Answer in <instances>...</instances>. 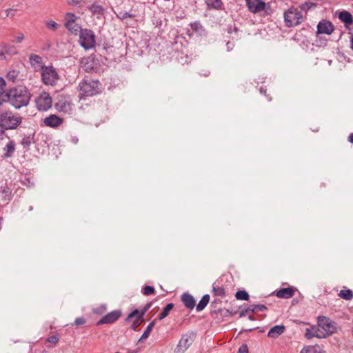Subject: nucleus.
<instances>
[{
    "instance_id": "f257e3e1",
    "label": "nucleus",
    "mask_w": 353,
    "mask_h": 353,
    "mask_svg": "<svg viewBox=\"0 0 353 353\" xmlns=\"http://www.w3.org/2000/svg\"><path fill=\"white\" fill-rule=\"evenodd\" d=\"M7 100L3 97L0 98V104L3 101H8L12 106L19 109L28 104L30 99V94L28 89L23 86H18L10 90L6 94Z\"/></svg>"
},
{
    "instance_id": "f03ea898",
    "label": "nucleus",
    "mask_w": 353,
    "mask_h": 353,
    "mask_svg": "<svg viewBox=\"0 0 353 353\" xmlns=\"http://www.w3.org/2000/svg\"><path fill=\"white\" fill-rule=\"evenodd\" d=\"M21 123V118L11 112H5L0 114V124L6 130L17 128Z\"/></svg>"
},
{
    "instance_id": "7ed1b4c3",
    "label": "nucleus",
    "mask_w": 353,
    "mask_h": 353,
    "mask_svg": "<svg viewBox=\"0 0 353 353\" xmlns=\"http://www.w3.org/2000/svg\"><path fill=\"white\" fill-rule=\"evenodd\" d=\"M99 81H83L79 84V97L81 99L86 97H91L98 93Z\"/></svg>"
},
{
    "instance_id": "20e7f679",
    "label": "nucleus",
    "mask_w": 353,
    "mask_h": 353,
    "mask_svg": "<svg viewBox=\"0 0 353 353\" xmlns=\"http://www.w3.org/2000/svg\"><path fill=\"white\" fill-rule=\"evenodd\" d=\"M41 77L44 84L54 85L59 79V74L52 66H43L41 68Z\"/></svg>"
},
{
    "instance_id": "39448f33",
    "label": "nucleus",
    "mask_w": 353,
    "mask_h": 353,
    "mask_svg": "<svg viewBox=\"0 0 353 353\" xmlns=\"http://www.w3.org/2000/svg\"><path fill=\"white\" fill-rule=\"evenodd\" d=\"M302 14L297 9L291 8L284 14L285 25L288 27H294L301 23Z\"/></svg>"
},
{
    "instance_id": "423d86ee",
    "label": "nucleus",
    "mask_w": 353,
    "mask_h": 353,
    "mask_svg": "<svg viewBox=\"0 0 353 353\" xmlns=\"http://www.w3.org/2000/svg\"><path fill=\"white\" fill-rule=\"evenodd\" d=\"M79 41L81 46L85 50H89L95 46V36L94 32L88 29L80 30Z\"/></svg>"
},
{
    "instance_id": "0eeeda50",
    "label": "nucleus",
    "mask_w": 353,
    "mask_h": 353,
    "mask_svg": "<svg viewBox=\"0 0 353 353\" xmlns=\"http://www.w3.org/2000/svg\"><path fill=\"white\" fill-rule=\"evenodd\" d=\"M194 338L195 334L192 332L183 334L174 350V353H184L192 345Z\"/></svg>"
},
{
    "instance_id": "6e6552de",
    "label": "nucleus",
    "mask_w": 353,
    "mask_h": 353,
    "mask_svg": "<svg viewBox=\"0 0 353 353\" xmlns=\"http://www.w3.org/2000/svg\"><path fill=\"white\" fill-rule=\"evenodd\" d=\"M318 326L325 332L322 335L323 338L334 333L336 330V323L325 316L318 317Z\"/></svg>"
},
{
    "instance_id": "1a4fd4ad",
    "label": "nucleus",
    "mask_w": 353,
    "mask_h": 353,
    "mask_svg": "<svg viewBox=\"0 0 353 353\" xmlns=\"http://www.w3.org/2000/svg\"><path fill=\"white\" fill-rule=\"evenodd\" d=\"M37 108L39 110L46 111L52 106V98L47 92H42L35 99Z\"/></svg>"
},
{
    "instance_id": "9d476101",
    "label": "nucleus",
    "mask_w": 353,
    "mask_h": 353,
    "mask_svg": "<svg viewBox=\"0 0 353 353\" xmlns=\"http://www.w3.org/2000/svg\"><path fill=\"white\" fill-rule=\"evenodd\" d=\"M150 305L145 307L143 310L139 311L138 310H134L133 312H132L127 317L126 321H129L132 318H135V319L133 321L131 327L136 330V329L141 325V319L145 314L147 310L149 308Z\"/></svg>"
},
{
    "instance_id": "9b49d317",
    "label": "nucleus",
    "mask_w": 353,
    "mask_h": 353,
    "mask_svg": "<svg viewBox=\"0 0 353 353\" xmlns=\"http://www.w3.org/2000/svg\"><path fill=\"white\" fill-rule=\"evenodd\" d=\"M248 10L252 13H258L265 10L266 3L263 0H245Z\"/></svg>"
},
{
    "instance_id": "f8f14e48",
    "label": "nucleus",
    "mask_w": 353,
    "mask_h": 353,
    "mask_svg": "<svg viewBox=\"0 0 353 353\" xmlns=\"http://www.w3.org/2000/svg\"><path fill=\"white\" fill-rule=\"evenodd\" d=\"M121 315V312L120 310H114L112 311L108 314H107L105 316L102 317L100 321L98 322V325L99 324H110L114 323L117 321L119 317Z\"/></svg>"
},
{
    "instance_id": "ddd939ff",
    "label": "nucleus",
    "mask_w": 353,
    "mask_h": 353,
    "mask_svg": "<svg viewBox=\"0 0 353 353\" xmlns=\"http://www.w3.org/2000/svg\"><path fill=\"white\" fill-rule=\"evenodd\" d=\"M334 30L333 24L327 20L321 21L317 25V34H330Z\"/></svg>"
},
{
    "instance_id": "4468645a",
    "label": "nucleus",
    "mask_w": 353,
    "mask_h": 353,
    "mask_svg": "<svg viewBox=\"0 0 353 353\" xmlns=\"http://www.w3.org/2000/svg\"><path fill=\"white\" fill-rule=\"evenodd\" d=\"M43 123L46 126L57 128L62 124L63 119L56 114H50L49 117L45 118Z\"/></svg>"
},
{
    "instance_id": "2eb2a0df",
    "label": "nucleus",
    "mask_w": 353,
    "mask_h": 353,
    "mask_svg": "<svg viewBox=\"0 0 353 353\" xmlns=\"http://www.w3.org/2000/svg\"><path fill=\"white\" fill-rule=\"evenodd\" d=\"M267 309V307L263 304L252 305L247 307L245 310H241L239 313L240 317L245 316L248 313L263 312Z\"/></svg>"
},
{
    "instance_id": "dca6fc26",
    "label": "nucleus",
    "mask_w": 353,
    "mask_h": 353,
    "mask_svg": "<svg viewBox=\"0 0 353 353\" xmlns=\"http://www.w3.org/2000/svg\"><path fill=\"white\" fill-rule=\"evenodd\" d=\"M285 331V327L283 325H276L270 328L268 336L271 339H277Z\"/></svg>"
},
{
    "instance_id": "f3484780",
    "label": "nucleus",
    "mask_w": 353,
    "mask_h": 353,
    "mask_svg": "<svg viewBox=\"0 0 353 353\" xmlns=\"http://www.w3.org/2000/svg\"><path fill=\"white\" fill-rule=\"evenodd\" d=\"M3 154L2 158L7 159L13 156L15 152V143L14 141H8L5 147L3 148Z\"/></svg>"
},
{
    "instance_id": "a211bd4d",
    "label": "nucleus",
    "mask_w": 353,
    "mask_h": 353,
    "mask_svg": "<svg viewBox=\"0 0 353 353\" xmlns=\"http://www.w3.org/2000/svg\"><path fill=\"white\" fill-rule=\"evenodd\" d=\"M181 301L184 305L190 310H192L195 307V300L189 293H184L181 296Z\"/></svg>"
},
{
    "instance_id": "6ab92c4d",
    "label": "nucleus",
    "mask_w": 353,
    "mask_h": 353,
    "mask_svg": "<svg viewBox=\"0 0 353 353\" xmlns=\"http://www.w3.org/2000/svg\"><path fill=\"white\" fill-rule=\"evenodd\" d=\"M294 294V290L293 288H282L276 292V296L279 298L289 299L293 296Z\"/></svg>"
},
{
    "instance_id": "aec40b11",
    "label": "nucleus",
    "mask_w": 353,
    "mask_h": 353,
    "mask_svg": "<svg viewBox=\"0 0 353 353\" xmlns=\"http://www.w3.org/2000/svg\"><path fill=\"white\" fill-rule=\"evenodd\" d=\"M18 53L17 50L14 46L12 45H5L2 47V49L0 52V57H3L5 58L4 54H7L9 55H14Z\"/></svg>"
},
{
    "instance_id": "412c9836",
    "label": "nucleus",
    "mask_w": 353,
    "mask_h": 353,
    "mask_svg": "<svg viewBox=\"0 0 353 353\" xmlns=\"http://www.w3.org/2000/svg\"><path fill=\"white\" fill-rule=\"evenodd\" d=\"M81 64L83 68L87 72L92 70L94 66L93 58L91 57L82 59Z\"/></svg>"
},
{
    "instance_id": "4be33fe9",
    "label": "nucleus",
    "mask_w": 353,
    "mask_h": 353,
    "mask_svg": "<svg viewBox=\"0 0 353 353\" xmlns=\"http://www.w3.org/2000/svg\"><path fill=\"white\" fill-rule=\"evenodd\" d=\"M300 353H325L319 345H310L302 349Z\"/></svg>"
},
{
    "instance_id": "5701e85b",
    "label": "nucleus",
    "mask_w": 353,
    "mask_h": 353,
    "mask_svg": "<svg viewBox=\"0 0 353 353\" xmlns=\"http://www.w3.org/2000/svg\"><path fill=\"white\" fill-rule=\"evenodd\" d=\"M210 301V295L209 294H205L199 303L197 304L196 307V310L197 312H201L207 306Z\"/></svg>"
},
{
    "instance_id": "b1692460",
    "label": "nucleus",
    "mask_w": 353,
    "mask_h": 353,
    "mask_svg": "<svg viewBox=\"0 0 353 353\" xmlns=\"http://www.w3.org/2000/svg\"><path fill=\"white\" fill-rule=\"evenodd\" d=\"M339 18L345 23H352L353 18L352 14L347 11H342L339 14Z\"/></svg>"
},
{
    "instance_id": "393cba45",
    "label": "nucleus",
    "mask_w": 353,
    "mask_h": 353,
    "mask_svg": "<svg viewBox=\"0 0 353 353\" xmlns=\"http://www.w3.org/2000/svg\"><path fill=\"white\" fill-rule=\"evenodd\" d=\"M29 61L30 65L32 67L36 68L41 65L42 63V58L39 55L32 54L29 57Z\"/></svg>"
},
{
    "instance_id": "a878e982",
    "label": "nucleus",
    "mask_w": 353,
    "mask_h": 353,
    "mask_svg": "<svg viewBox=\"0 0 353 353\" xmlns=\"http://www.w3.org/2000/svg\"><path fill=\"white\" fill-rule=\"evenodd\" d=\"M90 11L92 12V14L94 15H97V17L103 14V8L101 6L98 5L97 3H92L89 7Z\"/></svg>"
},
{
    "instance_id": "bb28decb",
    "label": "nucleus",
    "mask_w": 353,
    "mask_h": 353,
    "mask_svg": "<svg viewBox=\"0 0 353 353\" xmlns=\"http://www.w3.org/2000/svg\"><path fill=\"white\" fill-rule=\"evenodd\" d=\"M319 330L316 327H312L311 330L307 329L305 332V337L310 339L314 337L323 338L322 335L319 333Z\"/></svg>"
},
{
    "instance_id": "cd10ccee",
    "label": "nucleus",
    "mask_w": 353,
    "mask_h": 353,
    "mask_svg": "<svg viewBox=\"0 0 353 353\" xmlns=\"http://www.w3.org/2000/svg\"><path fill=\"white\" fill-rule=\"evenodd\" d=\"M155 325V321H152L146 327L145 330L143 333L142 336L139 339V341H141L148 338L152 328Z\"/></svg>"
},
{
    "instance_id": "c85d7f7f",
    "label": "nucleus",
    "mask_w": 353,
    "mask_h": 353,
    "mask_svg": "<svg viewBox=\"0 0 353 353\" xmlns=\"http://www.w3.org/2000/svg\"><path fill=\"white\" fill-rule=\"evenodd\" d=\"M174 304L170 303L166 305V306L163 308L162 312L159 315V319L163 320L165 319L170 313V312L173 309Z\"/></svg>"
},
{
    "instance_id": "c756f323",
    "label": "nucleus",
    "mask_w": 353,
    "mask_h": 353,
    "mask_svg": "<svg viewBox=\"0 0 353 353\" xmlns=\"http://www.w3.org/2000/svg\"><path fill=\"white\" fill-rule=\"evenodd\" d=\"M339 296L342 299L349 301L353 299V292L350 290H342L339 292Z\"/></svg>"
},
{
    "instance_id": "7c9ffc66",
    "label": "nucleus",
    "mask_w": 353,
    "mask_h": 353,
    "mask_svg": "<svg viewBox=\"0 0 353 353\" xmlns=\"http://www.w3.org/2000/svg\"><path fill=\"white\" fill-rule=\"evenodd\" d=\"M207 6L210 8L219 9L221 7V0H205Z\"/></svg>"
},
{
    "instance_id": "2f4dec72",
    "label": "nucleus",
    "mask_w": 353,
    "mask_h": 353,
    "mask_svg": "<svg viewBox=\"0 0 353 353\" xmlns=\"http://www.w3.org/2000/svg\"><path fill=\"white\" fill-rule=\"evenodd\" d=\"M77 19V17L74 14L68 12L65 15V26H69L70 24L75 23Z\"/></svg>"
},
{
    "instance_id": "473e14b6",
    "label": "nucleus",
    "mask_w": 353,
    "mask_h": 353,
    "mask_svg": "<svg viewBox=\"0 0 353 353\" xmlns=\"http://www.w3.org/2000/svg\"><path fill=\"white\" fill-rule=\"evenodd\" d=\"M212 292L214 295L218 296H224L225 293V289L222 286H217L215 285H213L212 286Z\"/></svg>"
},
{
    "instance_id": "72a5a7b5",
    "label": "nucleus",
    "mask_w": 353,
    "mask_h": 353,
    "mask_svg": "<svg viewBox=\"0 0 353 353\" xmlns=\"http://www.w3.org/2000/svg\"><path fill=\"white\" fill-rule=\"evenodd\" d=\"M190 27L194 32L199 34H201L204 31L201 24L197 21L192 23L190 24Z\"/></svg>"
},
{
    "instance_id": "f704fd0d",
    "label": "nucleus",
    "mask_w": 353,
    "mask_h": 353,
    "mask_svg": "<svg viewBox=\"0 0 353 353\" xmlns=\"http://www.w3.org/2000/svg\"><path fill=\"white\" fill-rule=\"evenodd\" d=\"M235 296L238 300L248 301L249 299V294L245 290H239L236 292Z\"/></svg>"
},
{
    "instance_id": "c9c22d12",
    "label": "nucleus",
    "mask_w": 353,
    "mask_h": 353,
    "mask_svg": "<svg viewBox=\"0 0 353 353\" xmlns=\"http://www.w3.org/2000/svg\"><path fill=\"white\" fill-rule=\"evenodd\" d=\"M19 76V72L13 70L7 73L6 77L9 81L16 82Z\"/></svg>"
},
{
    "instance_id": "e433bc0d",
    "label": "nucleus",
    "mask_w": 353,
    "mask_h": 353,
    "mask_svg": "<svg viewBox=\"0 0 353 353\" xmlns=\"http://www.w3.org/2000/svg\"><path fill=\"white\" fill-rule=\"evenodd\" d=\"M47 28L51 30H56L59 28V24L53 20H49L46 22Z\"/></svg>"
},
{
    "instance_id": "4c0bfd02",
    "label": "nucleus",
    "mask_w": 353,
    "mask_h": 353,
    "mask_svg": "<svg viewBox=\"0 0 353 353\" xmlns=\"http://www.w3.org/2000/svg\"><path fill=\"white\" fill-rule=\"evenodd\" d=\"M117 17L120 19H125L127 18H134V15L128 12L121 11L117 14Z\"/></svg>"
},
{
    "instance_id": "58836bf2",
    "label": "nucleus",
    "mask_w": 353,
    "mask_h": 353,
    "mask_svg": "<svg viewBox=\"0 0 353 353\" xmlns=\"http://www.w3.org/2000/svg\"><path fill=\"white\" fill-rule=\"evenodd\" d=\"M315 6L316 5L312 2H305L304 3H302L300 6V8L302 10L307 11L310 8L315 7Z\"/></svg>"
},
{
    "instance_id": "ea45409f",
    "label": "nucleus",
    "mask_w": 353,
    "mask_h": 353,
    "mask_svg": "<svg viewBox=\"0 0 353 353\" xmlns=\"http://www.w3.org/2000/svg\"><path fill=\"white\" fill-rule=\"evenodd\" d=\"M72 33L77 34L80 29V27L77 23L70 24L69 26H65Z\"/></svg>"
},
{
    "instance_id": "a19ab883",
    "label": "nucleus",
    "mask_w": 353,
    "mask_h": 353,
    "mask_svg": "<svg viewBox=\"0 0 353 353\" xmlns=\"http://www.w3.org/2000/svg\"><path fill=\"white\" fill-rule=\"evenodd\" d=\"M143 293L144 295H150L154 293V288L152 286L147 285L143 288Z\"/></svg>"
},
{
    "instance_id": "79ce46f5",
    "label": "nucleus",
    "mask_w": 353,
    "mask_h": 353,
    "mask_svg": "<svg viewBox=\"0 0 353 353\" xmlns=\"http://www.w3.org/2000/svg\"><path fill=\"white\" fill-rule=\"evenodd\" d=\"M31 144V139L30 137L23 138L21 141V145L24 148H28Z\"/></svg>"
},
{
    "instance_id": "37998d69",
    "label": "nucleus",
    "mask_w": 353,
    "mask_h": 353,
    "mask_svg": "<svg viewBox=\"0 0 353 353\" xmlns=\"http://www.w3.org/2000/svg\"><path fill=\"white\" fill-rule=\"evenodd\" d=\"M24 39V35L23 33H19L13 40V42L15 43H21Z\"/></svg>"
},
{
    "instance_id": "c03bdc74",
    "label": "nucleus",
    "mask_w": 353,
    "mask_h": 353,
    "mask_svg": "<svg viewBox=\"0 0 353 353\" xmlns=\"http://www.w3.org/2000/svg\"><path fill=\"white\" fill-rule=\"evenodd\" d=\"M47 341L49 343H56L59 341V337L56 335L50 336L47 339Z\"/></svg>"
},
{
    "instance_id": "a18cd8bd",
    "label": "nucleus",
    "mask_w": 353,
    "mask_h": 353,
    "mask_svg": "<svg viewBox=\"0 0 353 353\" xmlns=\"http://www.w3.org/2000/svg\"><path fill=\"white\" fill-rule=\"evenodd\" d=\"M85 322V319L82 317H80V318H77L74 321V324L76 325H81L83 324H84Z\"/></svg>"
},
{
    "instance_id": "49530a36",
    "label": "nucleus",
    "mask_w": 353,
    "mask_h": 353,
    "mask_svg": "<svg viewBox=\"0 0 353 353\" xmlns=\"http://www.w3.org/2000/svg\"><path fill=\"white\" fill-rule=\"evenodd\" d=\"M238 353H248V348L246 345H241L238 350Z\"/></svg>"
},
{
    "instance_id": "de8ad7c7",
    "label": "nucleus",
    "mask_w": 353,
    "mask_h": 353,
    "mask_svg": "<svg viewBox=\"0 0 353 353\" xmlns=\"http://www.w3.org/2000/svg\"><path fill=\"white\" fill-rule=\"evenodd\" d=\"M6 130L0 124V141L3 139Z\"/></svg>"
},
{
    "instance_id": "09e8293b",
    "label": "nucleus",
    "mask_w": 353,
    "mask_h": 353,
    "mask_svg": "<svg viewBox=\"0 0 353 353\" xmlns=\"http://www.w3.org/2000/svg\"><path fill=\"white\" fill-rule=\"evenodd\" d=\"M83 1V0H70L68 1V3L70 5H72V6H77L78 4H79Z\"/></svg>"
},
{
    "instance_id": "8fccbe9b",
    "label": "nucleus",
    "mask_w": 353,
    "mask_h": 353,
    "mask_svg": "<svg viewBox=\"0 0 353 353\" xmlns=\"http://www.w3.org/2000/svg\"><path fill=\"white\" fill-rule=\"evenodd\" d=\"M226 46H227V49L228 51H230L231 50H232L233 47H234V45L233 43H230V42H228L226 43Z\"/></svg>"
},
{
    "instance_id": "3c124183",
    "label": "nucleus",
    "mask_w": 353,
    "mask_h": 353,
    "mask_svg": "<svg viewBox=\"0 0 353 353\" xmlns=\"http://www.w3.org/2000/svg\"><path fill=\"white\" fill-rule=\"evenodd\" d=\"M5 85V80L3 78L0 77V89H2Z\"/></svg>"
},
{
    "instance_id": "603ef678",
    "label": "nucleus",
    "mask_w": 353,
    "mask_h": 353,
    "mask_svg": "<svg viewBox=\"0 0 353 353\" xmlns=\"http://www.w3.org/2000/svg\"><path fill=\"white\" fill-rule=\"evenodd\" d=\"M348 141L353 143V133L350 134L349 137H348Z\"/></svg>"
},
{
    "instance_id": "864d4df0",
    "label": "nucleus",
    "mask_w": 353,
    "mask_h": 353,
    "mask_svg": "<svg viewBox=\"0 0 353 353\" xmlns=\"http://www.w3.org/2000/svg\"><path fill=\"white\" fill-rule=\"evenodd\" d=\"M138 352L139 351L137 350H130L127 353H138Z\"/></svg>"
},
{
    "instance_id": "5fc2aeb1",
    "label": "nucleus",
    "mask_w": 353,
    "mask_h": 353,
    "mask_svg": "<svg viewBox=\"0 0 353 353\" xmlns=\"http://www.w3.org/2000/svg\"><path fill=\"white\" fill-rule=\"evenodd\" d=\"M351 48L353 50V34L351 37Z\"/></svg>"
},
{
    "instance_id": "6e6d98bb",
    "label": "nucleus",
    "mask_w": 353,
    "mask_h": 353,
    "mask_svg": "<svg viewBox=\"0 0 353 353\" xmlns=\"http://www.w3.org/2000/svg\"><path fill=\"white\" fill-rule=\"evenodd\" d=\"M29 210H30V211L32 210V206H31V207H30Z\"/></svg>"
},
{
    "instance_id": "4d7b16f0",
    "label": "nucleus",
    "mask_w": 353,
    "mask_h": 353,
    "mask_svg": "<svg viewBox=\"0 0 353 353\" xmlns=\"http://www.w3.org/2000/svg\"><path fill=\"white\" fill-rule=\"evenodd\" d=\"M249 319H250V320H253V318H252L251 316H249Z\"/></svg>"
},
{
    "instance_id": "13d9d810",
    "label": "nucleus",
    "mask_w": 353,
    "mask_h": 353,
    "mask_svg": "<svg viewBox=\"0 0 353 353\" xmlns=\"http://www.w3.org/2000/svg\"><path fill=\"white\" fill-rule=\"evenodd\" d=\"M115 353H120V352H115Z\"/></svg>"
}]
</instances>
